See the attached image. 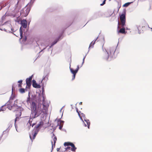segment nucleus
Instances as JSON below:
<instances>
[{"mask_svg": "<svg viewBox=\"0 0 152 152\" xmlns=\"http://www.w3.org/2000/svg\"><path fill=\"white\" fill-rule=\"evenodd\" d=\"M32 83H33L32 84H34V83L35 84V83H36V81L34 80H32Z\"/></svg>", "mask_w": 152, "mask_h": 152, "instance_id": "29", "label": "nucleus"}, {"mask_svg": "<svg viewBox=\"0 0 152 152\" xmlns=\"http://www.w3.org/2000/svg\"><path fill=\"white\" fill-rule=\"evenodd\" d=\"M57 139L56 137H54L53 138V141L54 142V144H53V142L52 141V148H53V146L55 147V144L56 142V141Z\"/></svg>", "mask_w": 152, "mask_h": 152, "instance_id": "18", "label": "nucleus"}, {"mask_svg": "<svg viewBox=\"0 0 152 152\" xmlns=\"http://www.w3.org/2000/svg\"><path fill=\"white\" fill-rule=\"evenodd\" d=\"M98 37L96 39V40L94 42H93V41H92L90 44V45H89V48L90 49V48H93V45H94V43H95V41H96V40L97 39Z\"/></svg>", "mask_w": 152, "mask_h": 152, "instance_id": "19", "label": "nucleus"}, {"mask_svg": "<svg viewBox=\"0 0 152 152\" xmlns=\"http://www.w3.org/2000/svg\"><path fill=\"white\" fill-rule=\"evenodd\" d=\"M1 8L0 7V10L1 9Z\"/></svg>", "mask_w": 152, "mask_h": 152, "instance_id": "41", "label": "nucleus"}, {"mask_svg": "<svg viewBox=\"0 0 152 152\" xmlns=\"http://www.w3.org/2000/svg\"><path fill=\"white\" fill-rule=\"evenodd\" d=\"M106 1V0H104L103 1L102 3L100 4V5L101 6H102L103 5H104V4H105V1Z\"/></svg>", "mask_w": 152, "mask_h": 152, "instance_id": "25", "label": "nucleus"}, {"mask_svg": "<svg viewBox=\"0 0 152 152\" xmlns=\"http://www.w3.org/2000/svg\"><path fill=\"white\" fill-rule=\"evenodd\" d=\"M63 107H64H64H63L61 108V110H60V112H61V110H62V108H63Z\"/></svg>", "mask_w": 152, "mask_h": 152, "instance_id": "37", "label": "nucleus"}, {"mask_svg": "<svg viewBox=\"0 0 152 152\" xmlns=\"http://www.w3.org/2000/svg\"><path fill=\"white\" fill-rule=\"evenodd\" d=\"M20 92L21 93H23L25 92V89L24 88H21L19 90Z\"/></svg>", "mask_w": 152, "mask_h": 152, "instance_id": "23", "label": "nucleus"}, {"mask_svg": "<svg viewBox=\"0 0 152 152\" xmlns=\"http://www.w3.org/2000/svg\"><path fill=\"white\" fill-rule=\"evenodd\" d=\"M15 128H16V130L17 131V132H19L17 130V128H16V125H15Z\"/></svg>", "mask_w": 152, "mask_h": 152, "instance_id": "35", "label": "nucleus"}, {"mask_svg": "<svg viewBox=\"0 0 152 152\" xmlns=\"http://www.w3.org/2000/svg\"><path fill=\"white\" fill-rule=\"evenodd\" d=\"M12 16L13 17H14L15 16V15H13Z\"/></svg>", "mask_w": 152, "mask_h": 152, "instance_id": "34", "label": "nucleus"}, {"mask_svg": "<svg viewBox=\"0 0 152 152\" xmlns=\"http://www.w3.org/2000/svg\"><path fill=\"white\" fill-rule=\"evenodd\" d=\"M116 48L115 47L109 48L107 50L105 49V52L104 56V58L106 59H108L109 57H113L114 53L115 51Z\"/></svg>", "mask_w": 152, "mask_h": 152, "instance_id": "3", "label": "nucleus"}, {"mask_svg": "<svg viewBox=\"0 0 152 152\" xmlns=\"http://www.w3.org/2000/svg\"><path fill=\"white\" fill-rule=\"evenodd\" d=\"M10 103V102H8L6 104L4 105H3L1 106V107L0 108V111H4L6 110V108L5 107L6 105H9V103Z\"/></svg>", "mask_w": 152, "mask_h": 152, "instance_id": "14", "label": "nucleus"}, {"mask_svg": "<svg viewBox=\"0 0 152 152\" xmlns=\"http://www.w3.org/2000/svg\"><path fill=\"white\" fill-rule=\"evenodd\" d=\"M64 121H59L58 122V125H59V123L61 124V123H63Z\"/></svg>", "mask_w": 152, "mask_h": 152, "instance_id": "24", "label": "nucleus"}, {"mask_svg": "<svg viewBox=\"0 0 152 152\" xmlns=\"http://www.w3.org/2000/svg\"><path fill=\"white\" fill-rule=\"evenodd\" d=\"M122 27V28L118 32L122 34L125 33V28L124 27Z\"/></svg>", "mask_w": 152, "mask_h": 152, "instance_id": "17", "label": "nucleus"}, {"mask_svg": "<svg viewBox=\"0 0 152 152\" xmlns=\"http://www.w3.org/2000/svg\"><path fill=\"white\" fill-rule=\"evenodd\" d=\"M48 80V76H45L44 77L41 81V83L42 82V83H45Z\"/></svg>", "mask_w": 152, "mask_h": 152, "instance_id": "15", "label": "nucleus"}, {"mask_svg": "<svg viewBox=\"0 0 152 152\" xmlns=\"http://www.w3.org/2000/svg\"><path fill=\"white\" fill-rule=\"evenodd\" d=\"M14 110L16 111V117L15 120V122L17 119L19 118V117L21 116V111H23V110H20L19 108H18L16 109L15 110Z\"/></svg>", "mask_w": 152, "mask_h": 152, "instance_id": "10", "label": "nucleus"}, {"mask_svg": "<svg viewBox=\"0 0 152 152\" xmlns=\"http://www.w3.org/2000/svg\"><path fill=\"white\" fill-rule=\"evenodd\" d=\"M29 93L28 97L27 98L26 102L27 103V107H30L31 110V113L30 115V118L27 126H28V129H30L31 126H33L35 125V123H33L31 125V123L33 119L38 117L39 115H41L39 122H44L48 121V125L49 124V120L46 118V114L47 111L48 107V105H46L44 103L42 104L39 103L37 107L36 104L34 101L31 99L29 95Z\"/></svg>", "mask_w": 152, "mask_h": 152, "instance_id": "1", "label": "nucleus"}, {"mask_svg": "<svg viewBox=\"0 0 152 152\" xmlns=\"http://www.w3.org/2000/svg\"><path fill=\"white\" fill-rule=\"evenodd\" d=\"M69 68L71 72L73 75V77L72 78V80H73L74 79H75V75L77 73V72L79 69V66L78 65L77 66V68L76 69H75V70H74L72 68H71L70 67V66Z\"/></svg>", "mask_w": 152, "mask_h": 152, "instance_id": "9", "label": "nucleus"}, {"mask_svg": "<svg viewBox=\"0 0 152 152\" xmlns=\"http://www.w3.org/2000/svg\"><path fill=\"white\" fill-rule=\"evenodd\" d=\"M13 87H12V91H13Z\"/></svg>", "mask_w": 152, "mask_h": 152, "instance_id": "42", "label": "nucleus"}, {"mask_svg": "<svg viewBox=\"0 0 152 152\" xmlns=\"http://www.w3.org/2000/svg\"><path fill=\"white\" fill-rule=\"evenodd\" d=\"M20 39H21L23 37V32L22 29V27H20Z\"/></svg>", "mask_w": 152, "mask_h": 152, "instance_id": "20", "label": "nucleus"}, {"mask_svg": "<svg viewBox=\"0 0 152 152\" xmlns=\"http://www.w3.org/2000/svg\"><path fill=\"white\" fill-rule=\"evenodd\" d=\"M22 80H20L18 81V83H22Z\"/></svg>", "mask_w": 152, "mask_h": 152, "instance_id": "30", "label": "nucleus"}, {"mask_svg": "<svg viewBox=\"0 0 152 152\" xmlns=\"http://www.w3.org/2000/svg\"><path fill=\"white\" fill-rule=\"evenodd\" d=\"M58 41V40H55L54 42L52 43L51 46L49 47V48H51L52 46L55 44Z\"/></svg>", "mask_w": 152, "mask_h": 152, "instance_id": "21", "label": "nucleus"}, {"mask_svg": "<svg viewBox=\"0 0 152 152\" xmlns=\"http://www.w3.org/2000/svg\"><path fill=\"white\" fill-rule=\"evenodd\" d=\"M120 19L121 23L120 25H121V27H124L125 26L126 23V15L125 13L122 14L120 16ZM118 25L119 24V23L118 22Z\"/></svg>", "mask_w": 152, "mask_h": 152, "instance_id": "6", "label": "nucleus"}, {"mask_svg": "<svg viewBox=\"0 0 152 152\" xmlns=\"http://www.w3.org/2000/svg\"><path fill=\"white\" fill-rule=\"evenodd\" d=\"M16 102H17V101H15V103H14V105L12 106L8 105H7V107L10 110H11L12 109H14V110L18 108H19L20 110H23V108L20 107L18 106L16 104Z\"/></svg>", "mask_w": 152, "mask_h": 152, "instance_id": "7", "label": "nucleus"}, {"mask_svg": "<svg viewBox=\"0 0 152 152\" xmlns=\"http://www.w3.org/2000/svg\"><path fill=\"white\" fill-rule=\"evenodd\" d=\"M64 145L65 146L69 145L71 146L72 147L71 150L73 151H75L77 149L74 145L73 143L70 142H65L64 144Z\"/></svg>", "mask_w": 152, "mask_h": 152, "instance_id": "8", "label": "nucleus"}, {"mask_svg": "<svg viewBox=\"0 0 152 152\" xmlns=\"http://www.w3.org/2000/svg\"><path fill=\"white\" fill-rule=\"evenodd\" d=\"M27 22L26 20H23L21 21V24L23 28H26L27 27Z\"/></svg>", "mask_w": 152, "mask_h": 152, "instance_id": "13", "label": "nucleus"}, {"mask_svg": "<svg viewBox=\"0 0 152 152\" xmlns=\"http://www.w3.org/2000/svg\"><path fill=\"white\" fill-rule=\"evenodd\" d=\"M4 31H6L7 32H10V30H6L5 29H4Z\"/></svg>", "mask_w": 152, "mask_h": 152, "instance_id": "28", "label": "nucleus"}, {"mask_svg": "<svg viewBox=\"0 0 152 152\" xmlns=\"http://www.w3.org/2000/svg\"><path fill=\"white\" fill-rule=\"evenodd\" d=\"M32 85L34 87L37 88H40L41 87L40 85L38 84L37 83L32 84Z\"/></svg>", "mask_w": 152, "mask_h": 152, "instance_id": "16", "label": "nucleus"}, {"mask_svg": "<svg viewBox=\"0 0 152 152\" xmlns=\"http://www.w3.org/2000/svg\"><path fill=\"white\" fill-rule=\"evenodd\" d=\"M82 102H80V103H79V104H80V105H81V104H82Z\"/></svg>", "mask_w": 152, "mask_h": 152, "instance_id": "36", "label": "nucleus"}, {"mask_svg": "<svg viewBox=\"0 0 152 152\" xmlns=\"http://www.w3.org/2000/svg\"><path fill=\"white\" fill-rule=\"evenodd\" d=\"M13 123V122H10L8 124V127L5 131L3 132V133H4L6 132H8L10 129L12 127Z\"/></svg>", "mask_w": 152, "mask_h": 152, "instance_id": "12", "label": "nucleus"}, {"mask_svg": "<svg viewBox=\"0 0 152 152\" xmlns=\"http://www.w3.org/2000/svg\"><path fill=\"white\" fill-rule=\"evenodd\" d=\"M14 35H16V37H18V36L17 35H16L15 34H14Z\"/></svg>", "mask_w": 152, "mask_h": 152, "instance_id": "40", "label": "nucleus"}, {"mask_svg": "<svg viewBox=\"0 0 152 152\" xmlns=\"http://www.w3.org/2000/svg\"><path fill=\"white\" fill-rule=\"evenodd\" d=\"M59 150V148H58L57 149V151H58Z\"/></svg>", "mask_w": 152, "mask_h": 152, "instance_id": "38", "label": "nucleus"}, {"mask_svg": "<svg viewBox=\"0 0 152 152\" xmlns=\"http://www.w3.org/2000/svg\"><path fill=\"white\" fill-rule=\"evenodd\" d=\"M42 126H43V127L45 128H46L48 126V120L46 121V122H43V123L42 122H39V123L36 126L35 130L33 131L32 134H30L29 135L30 138L32 142L33 140L34 139L39 129Z\"/></svg>", "mask_w": 152, "mask_h": 152, "instance_id": "2", "label": "nucleus"}, {"mask_svg": "<svg viewBox=\"0 0 152 152\" xmlns=\"http://www.w3.org/2000/svg\"><path fill=\"white\" fill-rule=\"evenodd\" d=\"M35 0H31V2L28 4L20 12V14L22 16L26 17L27 16L30 10V6L32 5Z\"/></svg>", "mask_w": 152, "mask_h": 152, "instance_id": "4", "label": "nucleus"}, {"mask_svg": "<svg viewBox=\"0 0 152 152\" xmlns=\"http://www.w3.org/2000/svg\"><path fill=\"white\" fill-rule=\"evenodd\" d=\"M62 127V126H59V128L60 129H61Z\"/></svg>", "mask_w": 152, "mask_h": 152, "instance_id": "32", "label": "nucleus"}, {"mask_svg": "<svg viewBox=\"0 0 152 152\" xmlns=\"http://www.w3.org/2000/svg\"><path fill=\"white\" fill-rule=\"evenodd\" d=\"M33 77V75H32L30 77L28 78H27L26 79V81L27 86L28 87H29L31 85V80Z\"/></svg>", "mask_w": 152, "mask_h": 152, "instance_id": "11", "label": "nucleus"}, {"mask_svg": "<svg viewBox=\"0 0 152 152\" xmlns=\"http://www.w3.org/2000/svg\"><path fill=\"white\" fill-rule=\"evenodd\" d=\"M132 2H128L127 3H126L125 4L123 5V7H127Z\"/></svg>", "mask_w": 152, "mask_h": 152, "instance_id": "22", "label": "nucleus"}, {"mask_svg": "<svg viewBox=\"0 0 152 152\" xmlns=\"http://www.w3.org/2000/svg\"><path fill=\"white\" fill-rule=\"evenodd\" d=\"M86 55L83 58V62H82V65L84 63V60H85V59L86 58Z\"/></svg>", "mask_w": 152, "mask_h": 152, "instance_id": "26", "label": "nucleus"}, {"mask_svg": "<svg viewBox=\"0 0 152 152\" xmlns=\"http://www.w3.org/2000/svg\"><path fill=\"white\" fill-rule=\"evenodd\" d=\"M111 0H109L110 1Z\"/></svg>", "mask_w": 152, "mask_h": 152, "instance_id": "43", "label": "nucleus"}, {"mask_svg": "<svg viewBox=\"0 0 152 152\" xmlns=\"http://www.w3.org/2000/svg\"><path fill=\"white\" fill-rule=\"evenodd\" d=\"M26 40V37H25V38H24L23 39V40L24 41H25Z\"/></svg>", "mask_w": 152, "mask_h": 152, "instance_id": "31", "label": "nucleus"}, {"mask_svg": "<svg viewBox=\"0 0 152 152\" xmlns=\"http://www.w3.org/2000/svg\"><path fill=\"white\" fill-rule=\"evenodd\" d=\"M70 147H67L65 148V150L66 151L68 149L70 150Z\"/></svg>", "mask_w": 152, "mask_h": 152, "instance_id": "27", "label": "nucleus"}, {"mask_svg": "<svg viewBox=\"0 0 152 152\" xmlns=\"http://www.w3.org/2000/svg\"><path fill=\"white\" fill-rule=\"evenodd\" d=\"M18 86L19 87H20L21 86V85L20 84H19Z\"/></svg>", "mask_w": 152, "mask_h": 152, "instance_id": "39", "label": "nucleus"}, {"mask_svg": "<svg viewBox=\"0 0 152 152\" xmlns=\"http://www.w3.org/2000/svg\"><path fill=\"white\" fill-rule=\"evenodd\" d=\"M76 111L78 113V115L80 119L83 122L84 126H86L87 125L88 128L89 129L90 125V122L89 120L87 119L86 118L85 115L83 113H82L81 115H80L77 109Z\"/></svg>", "mask_w": 152, "mask_h": 152, "instance_id": "5", "label": "nucleus"}, {"mask_svg": "<svg viewBox=\"0 0 152 152\" xmlns=\"http://www.w3.org/2000/svg\"><path fill=\"white\" fill-rule=\"evenodd\" d=\"M11 31H13V32H14V30L12 28H11Z\"/></svg>", "mask_w": 152, "mask_h": 152, "instance_id": "33", "label": "nucleus"}]
</instances>
